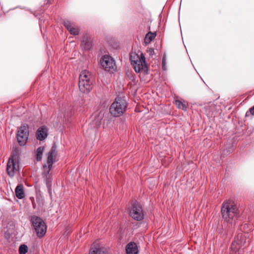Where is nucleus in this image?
I'll return each mask as SVG.
<instances>
[{
    "label": "nucleus",
    "instance_id": "4be33fe9",
    "mask_svg": "<svg viewBox=\"0 0 254 254\" xmlns=\"http://www.w3.org/2000/svg\"><path fill=\"white\" fill-rule=\"evenodd\" d=\"M89 254H107V252L104 248H98L90 251Z\"/></svg>",
    "mask_w": 254,
    "mask_h": 254
},
{
    "label": "nucleus",
    "instance_id": "f3484780",
    "mask_svg": "<svg viewBox=\"0 0 254 254\" xmlns=\"http://www.w3.org/2000/svg\"><path fill=\"white\" fill-rule=\"evenodd\" d=\"M44 151V146L39 147L36 151V160L37 161H40L42 158L43 153Z\"/></svg>",
    "mask_w": 254,
    "mask_h": 254
},
{
    "label": "nucleus",
    "instance_id": "4468645a",
    "mask_svg": "<svg viewBox=\"0 0 254 254\" xmlns=\"http://www.w3.org/2000/svg\"><path fill=\"white\" fill-rule=\"evenodd\" d=\"M48 135L47 129L45 127H42L38 129L36 132L37 139L39 140H44Z\"/></svg>",
    "mask_w": 254,
    "mask_h": 254
},
{
    "label": "nucleus",
    "instance_id": "6ab92c4d",
    "mask_svg": "<svg viewBox=\"0 0 254 254\" xmlns=\"http://www.w3.org/2000/svg\"><path fill=\"white\" fill-rule=\"evenodd\" d=\"M156 33L149 32L146 35L144 41L147 44H149L156 37Z\"/></svg>",
    "mask_w": 254,
    "mask_h": 254
},
{
    "label": "nucleus",
    "instance_id": "393cba45",
    "mask_svg": "<svg viewBox=\"0 0 254 254\" xmlns=\"http://www.w3.org/2000/svg\"><path fill=\"white\" fill-rule=\"evenodd\" d=\"M250 113L252 115L254 116V106L252 108H250L249 111L246 113V115L248 116V113Z\"/></svg>",
    "mask_w": 254,
    "mask_h": 254
},
{
    "label": "nucleus",
    "instance_id": "1a4fd4ad",
    "mask_svg": "<svg viewBox=\"0 0 254 254\" xmlns=\"http://www.w3.org/2000/svg\"><path fill=\"white\" fill-rule=\"evenodd\" d=\"M129 214L133 219L136 221L142 220L144 218V214L142 207L139 204L136 203L131 204Z\"/></svg>",
    "mask_w": 254,
    "mask_h": 254
},
{
    "label": "nucleus",
    "instance_id": "b1692460",
    "mask_svg": "<svg viewBox=\"0 0 254 254\" xmlns=\"http://www.w3.org/2000/svg\"><path fill=\"white\" fill-rule=\"evenodd\" d=\"M28 251V247L26 245L23 244L20 246L19 248V254H26Z\"/></svg>",
    "mask_w": 254,
    "mask_h": 254
},
{
    "label": "nucleus",
    "instance_id": "a878e982",
    "mask_svg": "<svg viewBox=\"0 0 254 254\" xmlns=\"http://www.w3.org/2000/svg\"><path fill=\"white\" fill-rule=\"evenodd\" d=\"M162 66L163 70H166V59L165 57L162 59Z\"/></svg>",
    "mask_w": 254,
    "mask_h": 254
},
{
    "label": "nucleus",
    "instance_id": "f8f14e48",
    "mask_svg": "<svg viewBox=\"0 0 254 254\" xmlns=\"http://www.w3.org/2000/svg\"><path fill=\"white\" fill-rule=\"evenodd\" d=\"M104 115L103 111L96 112L92 116L91 119L93 121V124L95 127H98L101 124V121L102 120Z\"/></svg>",
    "mask_w": 254,
    "mask_h": 254
},
{
    "label": "nucleus",
    "instance_id": "f257e3e1",
    "mask_svg": "<svg viewBox=\"0 0 254 254\" xmlns=\"http://www.w3.org/2000/svg\"><path fill=\"white\" fill-rule=\"evenodd\" d=\"M221 211L224 221L230 224L235 222L239 216V210L237 205L234 202L230 200L223 203Z\"/></svg>",
    "mask_w": 254,
    "mask_h": 254
},
{
    "label": "nucleus",
    "instance_id": "f03ea898",
    "mask_svg": "<svg viewBox=\"0 0 254 254\" xmlns=\"http://www.w3.org/2000/svg\"><path fill=\"white\" fill-rule=\"evenodd\" d=\"M56 155V148L55 146H53L47 154V164L48 167L47 165H45L43 166L44 171L42 176L48 188H50L52 185V178L51 174H50V171L53 164V158Z\"/></svg>",
    "mask_w": 254,
    "mask_h": 254
},
{
    "label": "nucleus",
    "instance_id": "bb28decb",
    "mask_svg": "<svg viewBox=\"0 0 254 254\" xmlns=\"http://www.w3.org/2000/svg\"><path fill=\"white\" fill-rule=\"evenodd\" d=\"M32 204H33V207L35 208V204L34 202H33Z\"/></svg>",
    "mask_w": 254,
    "mask_h": 254
},
{
    "label": "nucleus",
    "instance_id": "a211bd4d",
    "mask_svg": "<svg viewBox=\"0 0 254 254\" xmlns=\"http://www.w3.org/2000/svg\"><path fill=\"white\" fill-rule=\"evenodd\" d=\"M236 241L238 242V246H241V249H244V246L246 242V239L245 237L243 236L242 235H238L237 237Z\"/></svg>",
    "mask_w": 254,
    "mask_h": 254
},
{
    "label": "nucleus",
    "instance_id": "0eeeda50",
    "mask_svg": "<svg viewBox=\"0 0 254 254\" xmlns=\"http://www.w3.org/2000/svg\"><path fill=\"white\" fill-rule=\"evenodd\" d=\"M18 153V150L15 149L13 151V155L9 158L7 163L6 171L8 176L13 177L15 173L19 170L18 163L15 161L16 156Z\"/></svg>",
    "mask_w": 254,
    "mask_h": 254
},
{
    "label": "nucleus",
    "instance_id": "5701e85b",
    "mask_svg": "<svg viewBox=\"0 0 254 254\" xmlns=\"http://www.w3.org/2000/svg\"><path fill=\"white\" fill-rule=\"evenodd\" d=\"M72 116V110L70 107H68L67 108L65 109L64 113L63 115L64 118H68Z\"/></svg>",
    "mask_w": 254,
    "mask_h": 254
},
{
    "label": "nucleus",
    "instance_id": "dca6fc26",
    "mask_svg": "<svg viewBox=\"0 0 254 254\" xmlns=\"http://www.w3.org/2000/svg\"><path fill=\"white\" fill-rule=\"evenodd\" d=\"M15 193L16 196L19 199H22L25 196L23 190V186L22 184L18 185L15 188Z\"/></svg>",
    "mask_w": 254,
    "mask_h": 254
},
{
    "label": "nucleus",
    "instance_id": "aec40b11",
    "mask_svg": "<svg viewBox=\"0 0 254 254\" xmlns=\"http://www.w3.org/2000/svg\"><path fill=\"white\" fill-rule=\"evenodd\" d=\"M231 249L232 251H233L235 253H236L237 251H238L239 254H240V249H241V246H238V242L236 241V239L232 242L231 246Z\"/></svg>",
    "mask_w": 254,
    "mask_h": 254
},
{
    "label": "nucleus",
    "instance_id": "20e7f679",
    "mask_svg": "<svg viewBox=\"0 0 254 254\" xmlns=\"http://www.w3.org/2000/svg\"><path fill=\"white\" fill-rule=\"evenodd\" d=\"M92 75L86 70L82 71L79 77V89L84 93L89 92L92 86Z\"/></svg>",
    "mask_w": 254,
    "mask_h": 254
},
{
    "label": "nucleus",
    "instance_id": "2eb2a0df",
    "mask_svg": "<svg viewBox=\"0 0 254 254\" xmlns=\"http://www.w3.org/2000/svg\"><path fill=\"white\" fill-rule=\"evenodd\" d=\"M81 47L85 50H89L92 46V41L87 36H84L81 43Z\"/></svg>",
    "mask_w": 254,
    "mask_h": 254
},
{
    "label": "nucleus",
    "instance_id": "ddd939ff",
    "mask_svg": "<svg viewBox=\"0 0 254 254\" xmlns=\"http://www.w3.org/2000/svg\"><path fill=\"white\" fill-rule=\"evenodd\" d=\"M127 254H138L139 251L137 244L133 242L128 243L126 247Z\"/></svg>",
    "mask_w": 254,
    "mask_h": 254
},
{
    "label": "nucleus",
    "instance_id": "412c9836",
    "mask_svg": "<svg viewBox=\"0 0 254 254\" xmlns=\"http://www.w3.org/2000/svg\"><path fill=\"white\" fill-rule=\"evenodd\" d=\"M175 104L176 106L184 111H186L187 109V103L186 102H181L179 100H176Z\"/></svg>",
    "mask_w": 254,
    "mask_h": 254
},
{
    "label": "nucleus",
    "instance_id": "c85d7f7f",
    "mask_svg": "<svg viewBox=\"0 0 254 254\" xmlns=\"http://www.w3.org/2000/svg\"><path fill=\"white\" fill-rule=\"evenodd\" d=\"M153 52V49H152L151 51H150V52Z\"/></svg>",
    "mask_w": 254,
    "mask_h": 254
},
{
    "label": "nucleus",
    "instance_id": "cd10ccee",
    "mask_svg": "<svg viewBox=\"0 0 254 254\" xmlns=\"http://www.w3.org/2000/svg\"><path fill=\"white\" fill-rule=\"evenodd\" d=\"M52 0H47V3L50 2Z\"/></svg>",
    "mask_w": 254,
    "mask_h": 254
},
{
    "label": "nucleus",
    "instance_id": "7ed1b4c3",
    "mask_svg": "<svg viewBox=\"0 0 254 254\" xmlns=\"http://www.w3.org/2000/svg\"><path fill=\"white\" fill-rule=\"evenodd\" d=\"M127 106L125 97L118 96L110 107V113L114 117L122 116L126 111Z\"/></svg>",
    "mask_w": 254,
    "mask_h": 254
},
{
    "label": "nucleus",
    "instance_id": "423d86ee",
    "mask_svg": "<svg viewBox=\"0 0 254 254\" xmlns=\"http://www.w3.org/2000/svg\"><path fill=\"white\" fill-rule=\"evenodd\" d=\"M31 221L38 237H42L46 233L47 226L42 219L37 216L31 217Z\"/></svg>",
    "mask_w": 254,
    "mask_h": 254
},
{
    "label": "nucleus",
    "instance_id": "9d476101",
    "mask_svg": "<svg viewBox=\"0 0 254 254\" xmlns=\"http://www.w3.org/2000/svg\"><path fill=\"white\" fill-rule=\"evenodd\" d=\"M101 64L106 71L113 72L116 69L115 60L109 56H104L101 60Z\"/></svg>",
    "mask_w": 254,
    "mask_h": 254
},
{
    "label": "nucleus",
    "instance_id": "9b49d317",
    "mask_svg": "<svg viewBox=\"0 0 254 254\" xmlns=\"http://www.w3.org/2000/svg\"><path fill=\"white\" fill-rule=\"evenodd\" d=\"M64 25L70 34L78 35L79 34V27L76 26L73 22L68 20H65L64 21Z\"/></svg>",
    "mask_w": 254,
    "mask_h": 254
},
{
    "label": "nucleus",
    "instance_id": "6e6552de",
    "mask_svg": "<svg viewBox=\"0 0 254 254\" xmlns=\"http://www.w3.org/2000/svg\"><path fill=\"white\" fill-rule=\"evenodd\" d=\"M29 126L26 124L22 125L18 129L16 137L20 146H24L27 142L29 135Z\"/></svg>",
    "mask_w": 254,
    "mask_h": 254
},
{
    "label": "nucleus",
    "instance_id": "39448f33",
    "mask_svg": "<svg viewBox=\"0 0 254 254\" xmlns=\"http://www.w3.org/2000/svg\"><path fill=\"white\" fill-rule=\"evenodd\" d=\"M130 62L136 72H142L146 73L148 67L145 61V58L142 53L140 55L132 54L130 56Z\"/></svg>",
    "mask_w": 254,
    "mask_h": 254
}]
</instances>
